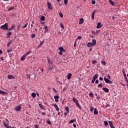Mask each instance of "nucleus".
Masks as SVG:
<instances>
[{
    "label": "nucleus",
    "instance_id": "39448f33",
    "mask_svg": "<svg viewBox=\"0 0 128 128\" xmlns=\"http://www.w3.org/2000/svg\"><path fill=\"white\" fill-rule=\"evenodd\" d=\"M48 8L49 10H52V4L50 2H48Z\"/></svg>",
    "mask_w": 128,
    "mask_h": 128
},
{
    "label": "nucleus",
    "instance_id": "b1692460",
    "mask_svg": "<svg viewBox=\"0 0 128 128\" xmlns=\"http://www.w3.org/2000/svg\"><path fill=\"white\" fill-rule=\"evenodd\" d=\"M14 6H12L11 7H10L8 9V12H10V10H14Z\"/></svg>",
    "mask_w": 128,
    "mask_h": 128
},
{
    "label": "nucleus",
    "instance_id": "f8f14e48",
    "mask_svg": "<svg viewBox=\"0 0 128 128\" xmlns=\"http://www.w3.org/2000/svg\"><path fill=\"white\" fill-rule=\"evenodd\" d=\"M102 90H104V92H110V90L106 88H103Z\"/></svg>",
    "mask_w": 128,
    "mask_h": 128
},
{
    "label": "nucleus",
    "instance_id": "e433bc0d",
    "mask_svg": "<svg viewBox=\"0 0 128 128\" xmlns=\"http://www.w3.org/2000/svg\"><path fill=\"white\" fill-rule=\"evenodd\" d=\"M90 112H94V107H92V106H90Z\"/></svg>",
    "mask_w": 128,
    "mask_h": 128
},
{
    "label": "nucleus",
    "instance_id": "0e129e2a",
    "mask_svg": "<svg viewBox=\"0 0 128 128\" xmlns=\"http://www.w3.org/2000/svg\"><path fill=\"white\" fill-rule=\"evenodd\" d=\"M96 98L97 99V100H100V96H97L96 97Z\"/></svg>",
    "mask_w": 128,
    "mask_h": 128
},
{
    "label": "nucleus",
    "instance_id": "79ce46f5",
    "mask_svg": "<svg viewBox=\"0 0 128 128\" xmlns=\"http://www.w3.org/2000/svg\"><path fill=\"white\" fill-rule=\"evenodd\" d=\"M52 68H54V67L52 66H50L48 68V70H52Z\"/></svg>",
    "mask_w": 128,
    "mask_h": 128
},
{
    "label": "nucleus",
    "instance_id": "4d7b16f0",
    "mask_svg": "<svg viewBox=\"0 0 128 128\" xmlns=\"http://www.w3.org/2000/svg\"><path fill=\"white\" fill-rule=\"evenodd\" d=\"M10 42H8V44H7V46H8V48H10Z\"/></svg>",
    "mask_w": 128,
    "mask_h": 128
},
{
    "label": "nucleus",
    "instance_id": "aec40b11",
    "mask_svg": "<svg viewBox=\"0 0 128 128\" xmlns=\"http://www.w3.org/2000/svg\"><path fill=\"white\" fill-rule=\"evenodd\" d=\"M39 106L41 110H46V108L42 104H39Z\"/></svg>",
    "mask_w": 128,
    "mask_h": 128
},
{
    "label": "nucleus",
    "instance_id": "9b49d317",
    "mask_svg": "<svg viewBox=\"0 0 128 128\" xmlns=\"http://www.w3.org/2000/svg\"><path fill=\"white\" fill-rule=\"evenodd\" d=\"M102 26V23L98 22L97 24L96 28H100Z\"/></svg>",
    "mask_w": 128,
    "mask_h": 128
},
{
    "label": "nucleus",
    "instance_id": "13d9d810",
    "mask_svg": "<svg viewBox=\"0 0 128 128\" xmlns=\"http://www.w3.org/2000/svg\"><path fill=\"white\" fill-rule=\"evenodd\" d=\"M124 78L125 80H126V82H128V78L126 77V76H125Z\"/></svg>",
    "mask_w": 128,
    "mask_h": 128
},
{
    "label": "nucleus",
    "instance_id": "f3484780",
    "mask_svg": "<svg viewBox=\"0 0 128 128\" xmlns=\"http://www.w3.org/2000/svg\"><path fill=\"white\" fill-rule=\"evenodd\" d=\"M94 114H96V115L98 114V112L96 108H94Z\"/></svg>",
    "mask_w": 128,
    "mask_h": 128
},
{
    "label": "nucleus",
    "instance_id": "1a4fd4ad",
    "mask_svg": "<svg viewBox=\"0 0 128 128\" xmlns=\"http://www.w3.org/2000/svg\"><path fill=\"white\" fill-rule=\"evenodd\" d=\"M4 126H5L6 128H16L15 127H12L10 126H8L6 124H4Z\"/></svg>",
    "mask_w": 128,
    "mask_h": 128
},
{
    "label": "nucleus",
    "instance_id": "3c124183",
    "mask_svg": "<svg viewBox=\"0 0 128 128\" xmlns=\"http://www.w3.org/2000/svg\"><path fill=\"white\" fill-rule=\"evenodd\" d=\"M98 88H102V84H98Z\"/></svg>",
    "mask_w": 128,
    "mask_h": 128
},
{
    "label": "nucleus",
    "instance_id": "bf43d9fd",
    "mask_svg": "<svg viewBox=\"0 0 128 128\" xmlns=\"http://www.w3.org/2000/svg\"><path fill=\"white\" fill-rule=\"evenodd\" d=\"M12 49H10V50H7V52H12Z\"/></svg>",
    "mask_w": 128,
    "mask_h": 128
},
{
    "label": "nucleus",
    "instance_id": "6ab92c4d",
    "mask_svg": "<svg viewBox=\"0 0 128 128\" xmlns=\"http://www.w3.org/2000/svg\"><path fill=\"white\" fill-rule=\"evenodd\" d=\"M84 24V18H80L79 22V24Z\"/></svg>",
    "mask_w": 128,
    "mask_h": 128
},
{
    "label": "nucleus",
    "instance_id": "338daca9",
    "mask_svg": "<svg viewBox=\"0 0 128 128\" xmlns=\"http://www.w3.org/2000/svg\"><path fill=\"white\" fill-rule=\"evenodd\" d=\"M109 80H110V76L109 74L107 76Z\"/></svg>",
    "mask_w": 128,
    "mask_h": 128
},
{
    "label": "nucleus",
    "instance_id": "a19ab883",
    "mask_svg": "<svg viewBox=\"0 0 128 128\" xmlns=\"http://www.w3.org/2000/svg\"><path fill=\"white\" fill-rule=\"evenodd\" d=\"M100 30H97L95 34L96 35V34H100Z\"/></svg>",
    "mask_w": 128,
    "mask_h": 128
},
{
    "label": "nucleus",
    "instance_id": "5fc2aeb1",
    "mask_svg": "<svg viewBox=\"0 0 128 128\" xmlns=\"http://www.w3.org/2000/svg\"><path fill=\"white\" fill-rule=\"evenodd\" d=\"M64 116L65 118H66V116H68V112H66L64 114Z\"/></svg>",
    "mask_w": 128,
    "mask_h": 128
},
{
    "label": "nucleus",
    "instance_id": "c85d7f7f",
    "mask_svg": "<svg viewBox=\"0 0 128 128\" xmlns=\"http://www.w3.org/2000/svg\"><path fill=\"white\" fill-rule=\"evenodd\" d=\"M26 60V56L24 55L21 57L20 60Z\"/></svg>",
    "mask_w": 128,
    "mask_h": 128
},
{
    "label": "nucleus",
    "instance_id": "7ed1b4c3",
    "mask_svg": "<svg viewBox=\"0 0 128 128\" xmlns=\"http://www.w3.org/2000/svg\"><path fill=\"white\" fill-rule=\"evenodd\" d=\"M88 48H92V46H94V45L92 42H89L87 44Z\"/></svg>",
    "mask_w": 128,
    "mask_h": 128
},
{
    "label": "nucleus",
    "instance_id": "7c9ffc66",
    "mask_svg": "<svg viewBox=\"0 0 128 128\" xmlns=\"http://www.w3.org/2000/svg\"><path fill=\"white\" fill-rule=\"evenodd\" d=\"M104 126H108V121L104 120Z\"/></svg>",
    "mask_w": 128,
    "mask_h": 128
},
{
    "label": "nucleus",
    "instance_id": "a211bd4d",
    "mask_svg": "<svg viewBox=\"0 0 128 128\" xmlns=\"http://www.w3.org/2000/svg\"><path fill=\"white\" fill-rule=\"evenodd\" d=\"M104 80L106 84H110V80H108V78H104Z\"/></svg>",
    "mask_w": 128,
    "mask_h": 128
},
{
    "label": "nucleus",
    "instance_id": "423d86ee",
    "mask_svg": "<svg viewBox=\"0 0 128 128\" xmlns=\"http://www.w3.org/2000/svg\"><path fill=\"white\" fill-rule=\"evenodd\" d=\"M53 106H54V108H56V110H57V112H58V110H60V108H58V104H53Z\"/></svg>",
    "mask_w": 128,
    "mask_h": 128
},
{
    "label": "nucleus",
    "instance_id": "864d4df0",
    "mask_svg": "<svg viewBox=\"0 0 128 128\" xmlns=\"http://www.w3.org/2000/svg\"><path fill=\"white\" fill-rule=\"evenodd\" d=\"M94 82H96V80L94 78H92V84H94Z\"/></svg>",
    "mask_w": 128,
    "mask_h": 128
},
{
    "label": "nucleus",
    "instance_id": "dca6fc26",
    "mask_svg": "<svg viewBox=\"0 0 128 128\" xmlns=\"http://www.w3.org/2000/svg\"><path fill=\"white\" fill-rule=\"evenodd\" d=\"M98 78V74H96L93 77V79L95 80Z\"/></svg>",
    "mask_w": 128,
    "mask_h": 128
},
{
    "label": "nucleus",
    "instance_id": "f257e3e1",
    "mask_svg": "<svg viewBox=\"0 0 128 128\" xmlns=\"http://www.w3.org/2000/svg\"><path fill=\"white\" fill-rule=\"evenodd\" d=\"M0 28H2V30H8V23H6L4 25H2L0 26Z\"/></svg>",
    "mask_w": 128,
    "mask_h": 128
},
{
    "label": "nucleus",
    "instance_id": "20e7f679",
    "mask_svg": "<svg viewBox=\"0 0 128 128\" xmlns=\"http://www.w3.org/2000/svg\"><path fill=\"white\" fill-rule=\"evenodd\" d=\"M58 50L60 52H66V50L62 48V46H60L58 48Z\"/></svg>",
    "mask_w": 128,
    "mask_h": 128
},
{
    "label": "nucleus",
    "instance_id": "c03bdc74",
    "mask_svg": "<svg viewBox=\"0 0 128 128\" xmlns=\"http://www.w3.org/2000/svg\"><path fill=\"white\" fill-rule=\"evenodd\" d=\"M82 40V36H78L76 39V40Z\"/></svg>",
    "mask_w": 128,
    "mask_h": 128
},
{
    "label": "nucleus",
    "instance_id": "393cba45",
    "mask_svg": "<svg viewBox=\"0 0 128 128\" xmlns=\"http://www.w3.org/2000/svg\"><path fill=\"white\" fill-rule=\"evenodd\" d=\"M110 4H112V6H114V2L112 0H108Z\"/></svg>",
    "mask_w": 128,
    "mask_h": 128
},
{
    "label": "nucleus",
    "instance_id": "f03ea898",
    "mask_svg": "<svg viewBox=\"0 0 128 128\" xmlns=\"http://www.w3.org/2000/svg\"><path fill=\"white\" fill-rule=\"evenodd\" d=\"M20 110H22V105H19L15 108V110L16 112H20Z\"/></svg>",
    "mask_w": 128,
    "mask_h": 128
},
{
    "label": "nucleus",
    "instance_id": "9d476101",
    "mask_svg": "<svg viewBox=\"0 0 128 128\" xmlns=\"http://www.w3.org/2000/svg\"><path fill=\"white\" fill-rule=\"evenodd\" d=\"M8 78L9 80H12L14 78V76L12 75H8Z\"/></svg>",
    "mask_w": 128,
    "mask_h": 128
},
{
    "label": "nucleus",
    "instance_id": "ddd939ff",
    "mask_svg": "<svg viewBox=\"0 0 128 128\" xmlns=\"http://www.w3.org/2000/svg\"><path fill=\"white\" fill-rule=\"evenodd\" d=\"M12 33L11 32H8H8L7 36H8V38H10V36H12Z\"/></svg>",
    "mask_w": 128,
    "mask_h": 128
},
{
    "label": "nucleus",
    "instance_id": "f704fd0d",
    "mask_svg": "<svg viewBox=\"0 0 128 128\" xmlns=\"http://www.w3.org/2000/svg\"><path fill=\"white\" fill-rule=\"evenodd\" d=\"M58 14L60 18H64V14H62V12H59Z\"/></svg>",
    "mask_w": 128,
    "mask_h": 128
},
{
    "label": "nucleus",
    "instance_id": "09e8293b",
    "mask_svg": "<svg viewBox=\"0 0 128 128\" xmlns=\"http://www.w3.org/2000/svg\"><path fill=\"white\" fill-rule=\"evenodd\" d=\"M97 62L96 61V60H94L92 62V64H96Z\"/></svg>",
    "mask_w": 128,
    "mask_h": 128
},
{
    "label": "nucleus",
    "instance_id": "49530a36",
    "mask_svg": "<svg viewBox=\"0 0 128 128\" xmlns=\"http://www.w3.org/2000/svg\"><path fill=\"white\" fill-rule=\"evenodd\" d=\"M102 64H104V66H106V62L105 61H102Z\"/></svg>",
    "mask_w": 128,
    "mask_h": 128
},
{
    "label": "nucleus",
    "instance_id": "e2e57ef3",
    "mask_svg": "<svg viewBox=\"0 0 128 128\" xmlns=\"http://www.w3.org/2000/svg\"><path fill=\"white\" fill-rule=\"evenodd\" d=\"M38 126H39L38 125V124L34 125V128H38Z\"/></svg>",
    "mask_w": 128,
    "mask_h": 128
},
{
    "label": "nucleus",
    "instance_id": "8fccbe9b",
    "mask_svg": "<svg viewBox=\"0 0 128 128\" xmlns=\"http://www.w3.org/2000/svg\"><path fill=\"white\" fill-rule=\"evenodd\" d=\"M64 4H68V0H64Z\"/></svg>",
    "mask_w": 128,
    "mask_h": 128
},
{
    "label": "nucleus",
    "instance_id": "774afa93",
    "mask_svg": "<svg viewBox=\"0 0 128 128\" xmlns=\"http://www.w3.org/2000/svg\"><path fill=\"white\" fill-rule=\"evenodd\" d=\"M42 116H46V112H42Z\"/></svg>",
    "mask_w": 128,
    "mask_h": 128
},
{
    "label": "nucleus",
    "instance_id": "412c9836",
    "mask_svg": "<svg viewBox=\"0 0 128 128\" xmlns=\"http://www.w3.org/2000/svg\"><path fill=\"white\" fill-rule=\"evenodd\" d=\"M44 44V40L41 42H40V44L38 46V48H40V46H42Z\"/></svg>",
    "mask_w": 128,
    "mask_h": 128
},
{
    "label": "nucleus",
    "instance_id": "c756f323",
    "mask_svg": "<svg viewBox=\"0 0 128 128\" xmlns=\"http://www.w3.org/2000/svg\"><path fill=\"white\" fill-rule=\"evenodd\" d=\"M74 122H76V120L74 119L72 120L69 122V124H74Z\"/></svg>",
    "mask_w": 128,
    "mask_h": 128
},
{
    "label": "nucleus",
    "instance_id": "58836bf2",
    "mask_svg": "<svg viewBox=\"0 0 128 128\" xmlns=\"http://www.w3.org/2000/svg\"><path fill=\"white\" fill-rule=\"evenodd\" d=\"M30 52H32V51H30V52H26L24 56H28V54H30Z\"/></svg>",
    "mask_w": 128,
    "mask_h": 128
},
{
    "label": "nucleus",
    "instance_id": "2f4dec72",
    "mask_svg": "<svg viewBox=\"0 0 128 128\" xmlns=\"http://www.w3.org/2000/svg\"><path fill=\"white\" fill-rule=\"evenodd\" d=\"M6 122L7 124L4 123L6 124H8V126H10V121L8 120V118L6 119Z\"/></svg>",
    "mask_w": 128,
    "mask_h": 128
},
{
    "label": "nucleus",
    "instance_id": "680f3d73",
    "mask_svg": "<svg viewBox=\"0 0 128 128\" xmlns=\"http://www.w3.org/2000/svg\"><path fill=\"white\" fill-rule=\"evenodd\" d=\"M34 36H36V34H32V38H34Z\"/></svg>",
    "mask_w": 128,
    "mask_h": 128
},
{
    "label": "nucleus",
    "instance_id": "603ef678",
    "mask_svg": "<svg viewBox=\"0 0 128 128\" xmlns=\"http://www.w3.org/2000/svg\"><path fill=\"white\" fill-rule=\"evenodd\" d=\"M47 124H52V122H50V120H48L47 122Z\"/></svg>",
    "mask_w": 128,
    "mask_h": 128
},
{
    "label": "nucleus",
    "instance_id": "4c0bfd02",
    "mask_svg": "<svg viewBox=\"0 0 128 128\" xmlns=\"http://www.w3.org/2000/svg\"><path fill=\"white\" fill-rule=\"evenodd\" d=\"M54 100H58V98H60V96H54Z\"/></svg>",
    "mask_w": 128,
    "mask_h": 128
},
{
    "label": "nucleus",
    "instance_id": "de8ad7c7",
    "mask_svg": "<svg viewBox=\"0 0 128 128\" xmlns=\"http://www.w3.org/2000/svg\"><path fill=\"white\" fill-rule=\"evenodd\" d=\"M44 30H45L46 32H48V26H46L44 27Z\"/></svg>",
    "mask_w": 128,
    "mask_h": 128
},
{
    "label": "nucleus",
    "instance_id": "052dcab7",
    "mask_svg": "<svg viewBox=\"0 0 128 128\" xmlns=\"http://www.w3.org/2000/svg\"><path fill=\"white\" fill-rule=\"evenodd\" d=\"M20 25H18V26H17V30H20Z\"/></svg>",
    "mask_w": 128,
    "mask_h": 128
},
{
    "label": "nucleus",
    "instance_id": "5701e85b",
    "mask_svg": "<svg viewBox=\"0 0 128 128\" xmlns=\"http://www.w3.org/2000/svg\"><path fill=\"white\" fill-rule=\"evenodd\" d=\"M92 43L94 46H96V39L92 40Z\"/></svg>",
    "mask_w": 128,
    "mask_h": 128
},
{
    "label": "nucleus",
    "instance_id": "4be33fe9",
    "mask_svg": "<svg viewBox=\"0 0 128 128\" xmlns=\"http://www.w3.org/2000/svg\"><path fill=\"white\" fill-rule=\"evenodd\" d=\"M76 106H78V108H79L80 110H82V106H80V104L78 102H77L76 103Z\"/></svg>",
    "mask_w": 128,
    "mask_h": 128
},
{
    "label": "nucleus",
    "instance_id": "473e14b6",
    "mask_svg": "<svg viewBox=\"0 0 128 128\" xmlns=\"http://www.w3.org/2000/svg\"><path fill=\"white\" fill-rule=\"evenodd\" d=\"M44 20H46L44 16H42L40 18V20L44 21Z\"/></svg>",
    "mask_w": 128,
    "mask_h": 128
},
{
    "label": "nucleus",
    "instance_id": "69168bd1",
    "mask_svg": "<svg viewBox=\"0 0 128 128\" xmlns=\"http://www.w3.org/2000/svg\"><path fill=\"white\" fill-rule=\"evenodd\" d=\"M96 4V1L95 0H92V4Z\"/></svg>",
    "mask_w": 128,
    "mask_h": 128
},
{
    "label": "nucleus",
    "instance_id": "cd10ccee",
    "mask_svg": "<svg viewBox=\"0 0 128 128\" xmlns=\"http://www.w3.org/2000/svg\"><path fill=\"white\" fill-rule=\"evenodd\" d=\"M72 74L71 73L68 74V80H70V78H72Z\"/></svg>",
    "mask_w": 128,
    "mask_h": 128
},
{
    "label": "nucleus",
    "instance_id": "bb28decb",
    "mask_svg": "<svg viewBox=\"0 0 128 128\" xmlns=\"http://www.w3.org/2000/svg\"><path fill=\"white\" fill-rule=\"evenodd\" d=\"M16 28V26L14 25H12V28H9L8 30H14Z\"/></svg>",
    "mask_w": 128,
    "mask_h": 128
},
{
    "label": "nucleus",
    "instance_id": "37998d69",
    "mask_svg": "<svg viewBox=\"0 0 128 128\" xmlns=\"http://www.w3.org/2000/svg\"><path fill=\"white\" fill-rule=\"evenodd\" d=\"M28 23H26L23 27L22 28H26V26H28Z\"/></svg>",
    "mask_w": 128,
    "mask_h": 128
},
{
    "label": "nucleus",
    "instance_id": "a18cd8bd",
    "mask_svg": "<svg viewBox=\"0 0 128 128\" xmlns=\"http://www.w3.org/2000/svg\"><path fill=\"white\" fill-rule=\"evenodd\" d=\"M26 78L28 80V78H30V74H27L26 75Z\"/></svg>",
    "mask_w": 128,
    "mask_h": 128
},
{
    "label": "nucleus",
    "instance_id": "a878e982",
    "mask_svg": "<svg viewBox=\"0 0 128 128\" xmlns=\"http://www.w3.org/2000/svg\"><path fill=\"white\" fill-rule=\"evenodd\" d=\"M65 110H66V112H68V114L70 112V108H68V107L66 106L65 108Z\"/></svg>",
    "mask_w": 128,
    "mask_h": 128
},
{
    "label": "nucleus",
    "instance_id": "6e6552de",
    "mask_svg": "<svg viewBox=\"0 0 128 128\" xmlns=\"http://www.w3.org/2000/svg\"><path fill=\"white\" fill-rule=\"evenodd\" d=\"M96 12V11L92 12V18L94 20V14Z\"/></svg>",
    "mask_w": 128,
    "mask_h": 128
},
{
    "label": "nucleus",
    "instance_id": "4468645a",
    "mask_svg": "<svg viewBox=\"0 0 128 128\" xmlns=\"http://www.w3.org/2000/svg\"><path fill=\"white\" fill-rule=\"evenodd\" d=\"M0 94H8L6 92L0 90Z\"/></svg>",
    "mask_w": 128,
    "mask_h": 128
},
{
    "label": "nucleus",
    "instance_id": "72a5a7b5",
    "mask_svg": "<svg viewBox=\"0 0 128 128\" xmlns=\"http://www.w3.org/2000/svg\"><path fill=\"white\" fill-rule=\"evenodd\" d=\"M32 98H36V93H34V92H32Z\"/></svg>",
    "mask_w": 128,
    "mask_h": 128
},
{
    "label": "nucleus",
    "instance_id": "ea45409f",
    "mask_svg": "<svg viewBox=\"0 0 128 128\" xmlns=\"http://www.w3.org/2000/svg\"><path fill=\"white\" fill-rule=\"evenodd\" d=\"M89 96L92 98H94V94L92 92H90Z\"/></svg>",
    "mask_w": 128,
    "mask_h": 128
},
{
    "label": "nucleus",
    "instance_id": "6e6d98bb",
    "mask_svg": "<svg viewBox=\"0 0 128 128\" xmlns=\"http://www.w3.org/2000/svg\"><path fill=\"white\" fill-rule=\"evenodd\" d=\"M62 51H60L58 54L60 55V56H62Z\"/></svg>",
    "mask_w": 128,
    "mask_h": 128
},
{
    "label": "nucleus",
    "instance_id": "c9c22d12",
    "mask_svg": "<svg viewBox=\"0 0 128 128\" xmlns=\"http://www.w3.org/2000/svg\"><path fill=\"white\" fill-rule=\"evenodd\" d=\"M60 26L64 30V24L62 23L60 24Z\"/></svg>",
    "mask_w": 128,
    "mask_h": 128
},
{
    "label": "nucleus",
    "instance_id": "0eeeda50",
    "mask_svg": "<svg viewBox=\"0 0 128 128\" xmlns=\"http://www.w3.org/2000/svg\"><path fill=\"white\" fill-rule=\"evenodd\" d=\"M108 124H110V128H114V124H112V122L108 121Z\"/></svg>",
    "mask_w": 128,
    "mask_h": 128
},
{
    "label": "nucleus",
    "instance_id": "2eb2a0df",
    "mask_svg": "<svg viewBox=\"0 0 128 128\" xmlns=\"http://www.w3.org/2000/svg\"><path fill=\"white\" fill-rule=\"evenodd\" d=\"M72 100H73L74 102V104H76L77 102H78V100L76 99V98H74V97L72 98Z\"/></svg>",
    "mask_w": 128,
    "mask_h": 128
}]
</instances>
